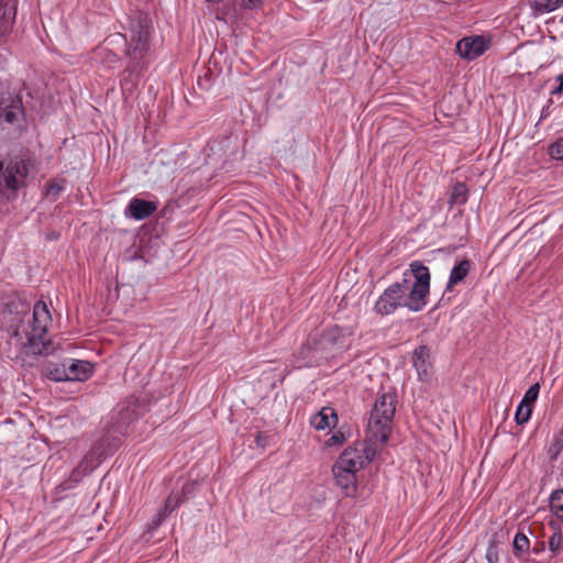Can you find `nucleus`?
Returning <instances> with one entry per match:
<instances>
[{"mask_svg": "<svg viewBox=\"0 0 563 563\" xmlns=\"http://www.w3.org/2000/svg\"><path fill=\"white\" fill-rule=\"evenodd\" d=\"M3 314L13 357L47 355L53 351L48 338L52 316L44 301H36L31 309L27 302L12 299L5 303Z\"/></svg>", "mask_w": 563, "mask_h": 563, "instance_id": "1", "label": "nucleus"}, {"mask_svg": "<svg viewBox=\"0 0 563 563\" xmlns=\"http://www.w3.org/2000/svg\"><path fill=\"white\" fill-rule=\"evenodd\" d=\"M430 271L420 261H413L402 273L401 280L389 285L374 303L373 310L379 316H390L398 308L418 312L428 305L430 294Z\"/></svg>", "mask_w": 563, "mask_h": 563, "instance_id": "2", "label": "nucleus"}, {"mask_svg": "<svg viewBox=\"0 0 563 563\" xmlns=\"http://www.w3.org/2000/svg\"><path fill=\"white\" fill-rule=\"evenodd\" d=\"M152 32V21L146 13L135 12L130 18L129 34L125 37V54L131 60L125 71L130 75L139 74L146 67Z\"/></svg>", "mask_w": 563, "mask_h": 563, "instance_id": "3", "label": "nucleus"}, {"mask_svg": "<svg viewBox=\"0 0 563 563\" xmlns=\"http://www.w3.org/2000/svg\"><path fill=\"white\" fill-rule=\"evenodd\" d=\"M397 397L394 393L379 395L369 412L367 437L373 443H385L390 433L396 412Z\"/></svg>", "mask_w": 563, "mask_h": 563, "instance_id": "4", "label": "nucleus"}, {"mask_svg": "<svg viewBox=\"0 0 563 563\" xmlns=\"http://www.w3.org/2000/svg\"><path fill=\"white\" fill-rule=\"evenodd\" d=\"M34 159L25 155H13L0 161V195L11 191L15 194L25 186Z\"/></svg>", "mask_w": 563, "mask_h": 563, "instance_id": "5", "label": "nucleus"}, {"mask_svg": "<svg viewBox=\"0 0 563 563\" xmlns=\"http://www.w3.org/2000/svg\"><path fill=\"white\" fill-rule=\"evenodd\" d=\"M24 123V108L19 96L10 93L0 95V128L22 129Z\"/></svg>", "mask_w": 563, "mask_h": 563, "instance_id": "6", "label": "nucleus"}, {"mask_svg": "<svg viewBox=\"0 0 563 563\" xmlns=\"http://www.w3.org/2000/svg\"><path fill=\"white\" fill-rule=\"evenodd\" d=\"M354 334L352 327L330 325L318 335L317 342L321 351H332L349 347L346 340Z\"/></svg>", "mask_w": 563, "mask_h": 563, "instance_id": "7", "label": "nucleus"}, {"mask_svg": "<svg viewBox=\"0 0 563 563\" xmlns=\"http://www.w3.org/2000/svg\"><path fill=\"white\" fill-rule=\"evenodd\" d=\"M320 352L322 351L317 342V336H309L294 355L292 367L302 368L317 365Z\"/></svg>", "mask_w": 563, "mask_h": 563, "instance_id": "8", "label": "nucleus"}, {"mask_svg": "<svg viewBox=\"0 0 563 563\" xmlns=\"http://www.w3.org/2000/svg\"><path fill=\"white\" fill-rule=\"evenodd\" d=\"M366 451L365 449L349 446L340 454L334 465L356 474L369 462V456L365 454Z\"/></svg>", "mask_w": 563, "mask_h": 563, "instance_id": "9", "label": "nucleus"}, {"mask_svg": "<svg viewBox=\"0 0 563 563\" xmlns=\"http://www.w3.org/2000/svg\"><path fill=\"white\" fill-rule=\"evenodd\" d=\"M489 47L484 36H467L456 43V51L463 59L474 60L482 56Z\"/></svg>", "mask_w": 563, "mask_h": 563, "instance_id": "10", "label": "nucleus"}, {"mask_svg": "<svg viewBox=\"0 0 563 563\" xmlns=\"http://www.w3.org/2000/svg\"><path fill=\"white\" fill-rule=\"evenodd\" d=\"M156 209L155 202L134 197L129 201L124 214L128 218L141 221L151 217Z\"/></svg>", "mask_w": 563, "mask_h": 563, "instance_id": "11", "label": "nucleus"}, {"mask_svg": "<svg viewBox=\"0 0 563 563\" xmlns=\"http://www.w3.org/2000/svg\"><path fill=\"white\" fill-rule=\"evenodd\" d=\"M470 269L471 262L468 260H462L453 266L449 275L445 290L442 295V298L439 301V305H441L444 300H446L448 302L451 300V296H449L448 298H445V296L453 292V288L465 279V277L470 273Z\"/></svg>", "mask_w": 563, "mask_h": 563, "instance_id": "12", "label": "nucleus"}, {"mask_svg": "<svg viewBox=\"0 0 563 563\" xmlns=\"http://www.w3.org/2000/svg\"><path fill=\"white\" fill-rule=\"evenodd\" d=\"M16 12L18 0H0V40L12 31Z\"/></svg>", "mask_w": 563, "mask_h": 563, "instance_id": "13", "label": "nucleus"}, {"mask_svg": "<svg viewBox=\"0 0 563 563\" xmlns=\"http://www.w3.org/2000/svg\"><path fill=\"white\" fill-rule=\"evenodd\" d=\"M66 368L69 382H84L93 374V366L88 361L69 360L66 361Z\"/></svg>", "mask_w": 563, "mask_h": 563, "instance_id": "14", "label": "nucleus"}, {"mask_svg": "<svg viewBox=\"0 0 563 563\" xmlns=\"http://www.w3.org/2000/svg\"><path fill=\"white\" fill-rule=\"evenodd\" d=\"M100 461L96 449H91L81 459L79 465L73 471L71 478L75 482H79L82 477L89 475L98 465Z\"/></svg>", "mask_w": 563, "mask_h": 563, "instance_id": "15", "label": "nucleus"}, {"mask_svg": "<svg viewBox=\"0 0 563 563\" xmlns=\"http://www.w3.org/2000/svg\"><path fill=\"white\" fill-rule=\"evenodd\" d=\"M332 472L336 482V485L340 486L346 496H350L356 490V474L347 471L346 468H339L336 465H333Z\"/></svg>", "mask_w": 563, "mask_h": 563, "instance_id": "16", "label": "nucleus"}, {"mask_svg": "<svg viewBox=\"0 0 563 563\" xmlns=\"http://www.w3.org/2000/svg\"><path fill=\"white\" fill-rule=\"evenodd\" d=\"M338 415L331 407H323L310 418V426L316 430H325L335 427Z\"/></svg>", "mask_w": 563, "mask_h": 563, "instance_id": "17", "label": "nucleus"}, {"mask_svg": "<svg viewBox=\"0 0 563 563\" xmlns=\"http://www.w3.org/2000/svg\"><path fill=\"white\" fill-rule=\"evenodd\" d=\"M412 364L420 377L427 376L430 366V349L426 345L416 347L412 355Z\"/></svg>", "mask_w": 563, "mask_h": 563, "instance_id": "18", "label": "nucleus"}, {"mask_svg": "<svg viewBox=\"0 0 563 563\" xmlns=\"http://www.w3.org/2000/svg\"><path fill=\"white\" fill-rule=\"evenodd\" d=\"M181 497L178 493H172L165 500L163 508L157 514L158 526L161 521L165 520L176 508L181 504Z\"/></svg>", "mask_w": 563, "mask_h": 563, "instance_id": "19", "label": "nucleus"}, {"mask_svg": "<svg viewBox=\"0 0 563 563\" xmlns=\"http://www.w3.org/2000/svg\"><path fill=\"white\" fill-rule=\"evenodd\" d=\"M530 7L539 14L553 12L563 7V0H528Z\"/></svg>", "mask_w": 563, "mask_h": 563, "instance_id": "20", "label": "nucleus"}, {"mask_svg": "<svg viewBox=\"0 0 563 563\" xmlns=\"http://www.w3.org/2000/svg\"><path fill=\"white\" fill-rule=\"evenodd\" d=\"M45 375L48 379L53 382H69L66 368V362L60 364H49L45 368Z\"/></svg>", "mask_w": 563, "mask_h": 563, "instance_id": "21", "label": "nucleus"}, {"mask_svg": "<svg viewBox=\"0 0 563 563\" xmlns=\"http://www.w3.org/2000/svg\"><path fill=\"white\" fill-rule=\"evenodd\" d=\"M549 507L551 512L563 523V488L551 493Z\"/></svg>", "mask_w": 563, "mask_h": 563, "instance_id": "22", "label": "nucleus"}, {"mask_svg": "<svg viewBox=\"0 0 563 563\" xmlns=\"http://www.w3.org/2000/svg\"><path fill=\"white\" fill-rule=\"evenodd\" d=\"M514 554L516 556H520L522 553H526L529 551L530 548V540L528 537L522 532H517L514 538Z\"/></svg>", "mask_w": 563, "mask_h": 563, "instance_id": "23", "label": "nucleus"}, {"mask_svg": "<svg viewBox=\"0 0 563 563\" xmlns=\"http://www.w3.org/2000/svg\"><path fill=\"white\" fill-rule=\"evenodd\" d=\"M540 393V385L539 383L532 384L527 391L525 393L522 399L520 400V404H523L529 407H533V404L537 401Z\"/></svg>", "mask_w": 563, "mask_h": 563, "instance_id": "24", "label": "nucleus"}, {"mask_svg": "<svg viewBox=\"0 0 563 563\" xmlns=\"http://www.w3.org/2000/svg\"><path fill=\"white\" fill-rule=\"evenodd\" d=\"M531 415L532 408L519 402L515 412V421L517 424L522 426L530 420Z\"/></svg>", "mask_w": 563, "mask_h": 563, "instance_id": "25", "label": "nucleus"}, {"mask_svg": "<svg viewBox=\"0 0 563 563\" xmlns=\"http://www.w3.org/2000/svg\"><path fill=\"white\" fill-rule=\"evenodd\" d=\"M563 451V430L554 435L552 444L549 448V456L551 460H556Z\"/></svg>", "mask_w": 563, "mask_h": 563, "instance_id": "26", "label": "nucleus"}, {"mask_svg": "<svg viewBox=\"0 0 563 563\" xmlns=\"http://www.w3.org/2000/svg\"><path fill=\"white\" fill-rule=\"evenodd\" d=\"M63 190L64 186L56 180H51L45 186L44 195L46 198L55 201Z\"/></svg>", "mask_w": 563, "mask_h": 563, "instance_id": "27", "label": "nucleus"}, {"mask_svg": "<svg viewBox=\"0 0 563 563\" xmlns=\"http://www.w3.org/2000/svg\"><path fill=\"white\" fill-rule=\"evenodd\" d=\"M451 199L456 203H465L467 201V188L463 183H457L453 187Z\"/></svg>", "mask_w": 563, "mask_h": 563, "instance_id": "28", "label": "nucleus"}, {"mask_svg": "<svg viewBox=\"0 0 563 563\" xmlns=\"http://www.w3.org/2000/svg\"><path fill=\"white\" fill-rule=\"evenodd\" d=\"M563 543V534L556 529L549 538V549L555 555L559 553Z\"/></svg>", "mask_w": 563, "mask_h": 563, "instance_id": "29", "label": "nucleus"}, {"mask_svg": "<svg viewBox=\"0 0 563 563\" xmlns=\"http://www.w3.org/2000/svg\"><path fill=\"white\" fill-rule=\"evenodd\" d=\"M549 154L554 159L563 161V136L559 137L550 145Z\"/></svg>", "mask_w": 563, "mask_h": 563, "instance_id": "30", "label": "nucleus"}, {"mask_svg": "<svg viewBox=\"0 0 563 563\" xmlns=\"http://www.w3.org/2000/svg\"><path fill=\"white\" fill-rule=\"evenodd\" d=\"M264 0H241L240 5L244 10L258 9Z\"/></svg>", "mask_w": 563, "mask_h": 563, "instance_id": "31", "label": "nucleus"}, {"mask_svg": "<svg viewBox=\"0 0 563 563\" xmlns=\"http://www.w3.org/2000/svg\"><path fill=\"white\" fill-rule=\"evenodd\" d=\"M487 563H498V551L494 545H489L486 552Z\"/></svg>", "mask_w": 563, "mask_h": 563, "instance_id": "32", "label": "nucleus"}, {"mask_svg": "<svg viewBox=\"0 0 563 563\" xmlns=\"http://www.w3.org/2000/svg\"><path fill=\"white\" fill-rule=\"evenodd\" d=\"M345 440L344 433L342 431H335L328 440L329 444H341Z\"/></svg>", "mask_w": 563, "mask_h": 563, "instance_id": "33", "label": "nucleus"}, {"mask_svg": "<svg viewBox=\"0 0 563 563\" xmlns=\"http://www.w3.org/2000/svg\"><path fill=\"white\" fill-rule=\"evenodd\" d=\"M98 54H99V55H104V56H107V58H108V60H109L110 63H112V62H117V60H118V56H117V54L112 53L111 51H109V49H108V48H106V47H101V48H99Z\"/></svg>", "mask_w": 563, "mask_h": 563, "instance_id": "34", "label": "nucleus"}, {"mask_svg": "<svg viewBox=\"0 0 563 563\" xmlns=\"http://www.w3.org/2000/svg\"><path fill=\"white\" fill-rule=\"evenodd\" d=\"M558 87L552 91L553 95L563 93V73L556 77Z\"/></svg>", "mask_w": 563, "mask_h": 563, "instance_id": "35", "label": "nucleus"}, {"mask_svg": "<svg viewBox=\"0 0 563 563\" xmlns=\"http://www.w3.org/2000/svg\"><path fill=\"white\" fill-rule=\"evenodd\" d=\"M120 416L122 419L130 418L132 416V411H130L129 409H125L120 412Z\"/></svg>", "mask_w": 563, "mask_h": 563, "instance_id": "36", "label": "nucleus"}, {"mask_svg": "<svg viewBox=\"0 0 563 563\" xmlns=\"http://www.w3.org/2000/svg\"><path fill=\"white\" fill-rule=\"evenodd\" d=\"M126 82H128V79H126V78H123L122 84H121V85H122V87H124V86L126 85Z\"/></svg>", "mask_w": 563, "mask_h": 563, "instance_id": "37", "label": "nucleus"}, {"mask_svg": "<svg viewBox=\"0 0 563 563\" xmlns=\"http://www.w3.org/2000/svg\"><path fill=\"white\" fill-rule=\"evenodd\" d=\"M119 432L123 433V429L121 427H118Z\"/></svg>", "mask_w": 563, "mask_h": 563, "instance_id": "38", "label": "nucleus"}]
</instances>
